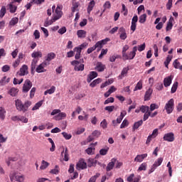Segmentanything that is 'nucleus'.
<instances>
[{"mask_svg":"<svg viewBox=\"0 0 182 182\" xmlns=\"http://www.w3.org/2000/svg\"><path fill=\"white\" fill-rule=\"evenodd\" d=\"M62 9H63V6L62 5H58L57 7L55 5L52 6L53 16L51 18H47L44 21V26L46 28H48V26H50V25H52V23L62 18V15H63Z\"/></svg>","mask_w":182,"mask_h":182,"instance_id":"obj_1","label":"nucleus"},{"mask_svg":"<svg viewBox=\"0 0 182 182\" xmlns=\"http://www.w3.org/2000/svg\"><path fill=\"white\" fill-rule=\"evenodd\" d=\"M15 106L18 112H22L23 113H25L26 112H28L29 107L32 106V102L26 101L23 104V102H22L21 100H16Z\"/></svg>","mask_w":182,"mask_h":182,"instance_id":"obj_2","label":"nucleus"},{"mask_svg":"<svg viewBox=\"0 0 182 182\" xmlns=\"http://www.w3.org/2000/svg\"><path fill=\"white\" fill-rule=\"evenodd\" d=\"M11 181L23 182L25 181V176L16 172H11L9 175Z\"/></svg>","mask_w":182,"mask_h":182,"instance_id":"obj_3","label":"nucleus"},{"mask_svg":"<svg viewBox=\"0 0 182 182\" xmlns=\"http://www.w3.org/2000/svg\"><path fill=\"white\" fill-rule=\"evenodd\" d=\"M80 62L83 63V60H73L71 62V65L74 66V70L77 72H83L85 70V65L80 63Z\"/></svg>","mask_w":182,"mask_h":182,"instance_id":"obj_4","label":"nucleus"},{"mask_svg":"<svg viewBox=\"0 0 182 182\" xmlns=\"http://www.w3.org/2000/svg\"><path fill=\"white\" fill-rule=\"evenodd\" d=\"M136 52H137V46H134L132 48V51L129 52L128 54H124L122 58L124 59V60H132V59H134V56H136Z\"/></svg>","mask_w":182,"mask_h":182,"instance_id":"obj_5","label":"nucleus"},{"mask_svg":"<svg viewBox=\"0 0 182 182\" xmlns=\"http://www.w3.org/2000/svg\"><path fill=\"white\" fill-rule=\"evenodd\" d=\"M164 109L166 110L168 114L173 113V111L174 110V100H169L168 103L166 104Z\"/></svg>","mask_w":182,"mask_h":182,"instance_id":"obj_6","label":"nucleus"},{"mask_svg":"<svg viewBox=\"0 0 182 182\" xmlns=\"http://www.w3.org/2000/svg\"><path fill=\"white\" fill-rule=\"evenodd\" d=\"M48 65H50V63L46 61L43 62L38 66H37L36 72H37V73H43L46 72V69H45V68H46Z\"/></svg>","mask_w":182,"mask_h":182,"instance_id":"obj_7","label":"nucleus"},{"mask_svg":"<svg viewBox=\"0 0 182 182\" xmlns=\"http://www.w3.org/2000/svg\"><path fill=\"white\" fill-rule=\"evenodd\" d=\"M161 163H163V158H159L155 161L154 164L151 166V169L149 171V174H151L159 166H161Z\"/></svg>","mask_w":182,"mask_h":182,"instance_id":"obj_8","label":"nucleus"},{"mask_svg":"<svg viewBox=\"0 0 182 182\" xmlns=\"http://www.w3.org/2000/svg\"><path fill=\"white\" fill-rule=\"evenodd\" d=\"M31 87L32 82H31L29 80H26L23 85V92L24 93H28V90H31Z\"/></svg>","mask_w":182,"mask_h":182,"instance_id":"obj_9","label":"nucleus"},{"mask_svg":"<svg viewBox=\"0 0 182 182\" xmlns=\"http://www.w3.org/2000/svg\"><path fill=\"white\" fill-rule=\"evenodd\" d=\"M77 170H85L87 168V164L85 162V159H80L76 165Z\"/></svg>","mask_w":182,"mask_h":182,"instance_id":"obj_10","label":"nucleus"},{"mask_svg":"<svg viewBox=\"0 0 182 182\" xmlns=\"http://www.w3.org/2000/svg\"><path fill=\"white\" fill-rule=\"evenodd\" d=\"M109 41H110V38H107L104 40L97 42L94 46V47H95V49L97 48H99L100 49H102V48H103V45H106L107 42H109Z\"/></svg>","mask_w":182,"mask_h":182,"instance_id":"obj_11","label":"nucleus"},{"mask_svg":"<svg viewBox=\"0 0 182 182\" xmlns=\"http://www.w3.org/2000/svg\"><path fill=\"white\" fill-rule=\"evenodd\" d=\"M17 75H18V76H25V75H28V65H22L20 70L17 72Z\"/></svg>","mask_w":182,"mask_h":182,"instance_id":"obj_12","label":"nucleus"},{"mask_svg":"<svg viewBox=\"0 0 182 182\" xmlns=\"http://www.w3.org/2000/svg\"><path fill=\"white\" fill-rule=\"evenodd\" d=\"M141 177L140 176H137L136 177H134V173H132L129 175V176L127 177V181L128 182H140Z\"/></svg>","mask_w":182,"mask_h":182,"instance_id":"obj_13","label":"nucleus"},{"mask_svg":"<svg viewBox=\"0 0 182 182\" xmlns=\"http://www.w3.org/2000/svg\"><path fill=\"white\" fill-rule=\"evenodd\" d=\"M164 140L165 141H169V142L173 141L174 140V134L173 132L165 134L164 136Z\"/></svg>","mask_w":182,"mask_h":182,"instance_id":"obj_14","label":"nucleus"},{"mask_svg":"<svg viewBox=\"0 0 182 182\" xmlns=\"http://www.w3.org/2000/svg\"><path fill=\"white\" fill-rule=\"evenodd\" d=\"M173 77H174L173 75L165 77L164 80V86H165V87H168V86L171 85V82H173Z\"/></svg>","mask_w":182,"mask_h":182,"instance_id":"obj_15","label":"nucleus"},{"mask_svg":"<svg viewBox=\"0 0 182 182\" xmlns=\"http://www.w3.org/2000/svg\"><path fill=\"white\" fill-rule=\"evenodd\" d=\"M119 33L120 34V39H122V41L126 40V38H127V34L126 33V30L124 29V28L120 27L119 29Z\"/></svg>","mask_w":182,"mask_h":182,"instance_id":"obj_16","label":"nucleus"},{"mask_svg":"<svg viewBox=\"0 0 182 182\" xmlns=\"http://www.w3.org/2000/svg\"><path fill=\"white\" fill-rule=\"evenodd\" d=\"M95 77H97V73H96V71H92L88 75L87 82L88 83H90L93 80V79H95Z\"/></svg>","mask_w":182,"mask_h":182,"instance_id":"obj_17","label":"nucleus"},{"mask_svg":"<svg viewBox=\"0 0 182 182\" xmlns=\"http://www.w3.org/2000/svg\"><path fill=\"white\" fill-rule=\"evenodd\" d=\"M146 157H147V154L137 155L134 158V161H136V163H141V161H143V160H144Z\"/></svg>","mask_w":182,"mask_h":182,"instance_id":"obj_18","label":"nucleus"},{"mask_svg":"<svg viewBox=\"0 0 182 182\" xmlns=\"http://www.w3.org/2000/svg\"><path fill=\"white\" fill-rule=\"evenodd\" d=\"M105 69L106 65L100 62L97 63L95 66V70H97V72H103Z\"/></svg>","mask_w":182,"mask_h":182,"instance_id":"obj_19","label":"nucleus"},{"mask_svg":"<svg viewBox=\"0 0 182 182\" xmlns=\"http://www.w3.org/2000/svg\"><path fill=\"white\" fill-rule=\"evenodd\" d=\"M129 67L124 68L121 72V74L118 76L119 79H123V77H126V76H127V73H129Z\"/></svg>","mask_w":182,"mask_h":182,"instance_id":"obj_20","label":"nucleus"},{"mask_svg":"<svg viewBox=\"0 0 182 182\" xmlns=\"http://www.w3.org/2000/svg\"><path fill=\"white\" fill-rule=\"evenodd\" d=\"M61 156L63 157L64 161H69V151H68V148L63 149L61 152Z\"/></svg>","mask_w":182,"mask_h":182,"instance_id":"obj_21","label":"nucleus"},{"mask_svg":"<svg viewBox=\"0 0 182 182\" xmlns=\"http://www.w3.org/2000/svg\"><path fill=\"white\" fill-rule=\"evenodd\" d=\"M174 22V18L173 16H171L166 26V31L168 32V31H171L173 29V23Z\"/></svg>","mask_w":182,"mask_h":182,"instance_id":"obj_22","label":"nucleus"},{"mask_svg":"<svg viewBox=\"0 0 182 182\" xmlns=\"http://www.w3.org/2000/svg\"><path fill=\"white\" fill-rule=\"evenodd\" d=\"M117 159H112L111 161L108 164L106 170L107 171H110V170H113V167H114V164L116 163Z\"/></svg>","mask_w":182,"mask_h":182,"instance_id":"obj_23","label":"nucleus"},{"mask_svg":"<svg viewBox=\"0 0 182 182\" xmlns=\"http://www.w3.org/2000/svg\"><path fill=\"white\" fill-rule=\"evenodd\" d=\"M18 92L19 90H18V88L16 87H12L8 92L9 95H10V96H12V97H15V96H16V95H18Z\"/></svg>","mask_w":182,"mask_h":182,"instance_id":"obj_24","label":"nucleus"},{"mask_svg":"<svg viewBox=\"0 0 182 182\" xmlns=\"http://www.w3.org/2000/svg\"><path fill=\"white\" fill-rule=\"evenodd\" d=\"M95 4H96V3L95 2V0H92L89 3L87 9V14H89V15L92 12V11H93V8H95Z\"/></svg>","mask_w":182,"mask_h":182,"instance_id":"obj_25","label":"nucleus"},{"mask_svg":"<svg viewBox=\"0 0 182 182\" xmlns=\"http://www.w3.org/2000/svg\"><path fill=\"white\" fill-rule=\"evenodd\" d=\"M54 58H56V54H55V53H50L47 54L45 62H48V63H49L50 60H53Z\"/></svg>","mask_w":182,"mask_h":182,"instance_id":"obj_26","label":"nucleus"},{"mask_svg":"<svg viewBox=\"0 0 182 182\" xmlns=\"http://www.w3.org/2000/svg\"><path fill=\"white\" fill-rule=\"evenodd\" d=\"M9 9L11 14H15L16 12V9H18V6L14 5V2H11L9 4Z\"/></svg>","mask_w":182,"mask_h":182,"instance_id":"obj_27","label":"nucleus"},{"mask_svg":"<svg viewBox=\"0 0 182 182\" xmlns=\"http://www.w3.org/2000/svg\"><path fill=\"white\" fill-rule=\"evenodd\" d=\"M65 117H66V113L65 112H59L58 115H55L53 119L54 120H62V119H65Z\"/></svg>","mask_w":182,"mask_h":182,"instance_id":"obj_28","label":"nucleus"},{"mask_svg":"<svg viewBox=\"0 0 182 182\" xmlns=\"http://www.w3.org/2000/svg\"><path fill=\"white\" fill-rule=\"evenodd\" d=\"M77 38H80V39H83V38H86V31L78 30L77 31Z\"/></svg>","mask_w":182,"mask_h":182,"instance_id":"obj_29","label":"nucleus"},{"mask_svg":"<svg viewBox=\"0 0 182 182\" xmlns=\"http://www.w3.org/2000/svg\"><path fill=\"white\" fill-rule=\"evenodd\" d=\"M6 116V110L5 108L0 107V119L1 120H5Z\"/></svg>","mask_w":182,"mask_h":182,"instance_id":"obj_30","label":"nucleus"},{"mask_svg":"<svg viewBox=\"0 0 182 182\" xmlns=\"http://www.w3.org/2000/svg\"><path fill=\"white\" fill-rule=\"evenodd\" d=\"M74 52H76L75 58V59H80V55L82 53V50L77 47L74 48L73 49Z\"/></svg>","mask_w":182,"mask_h":182,"instance_id":"obj_31","label":"nucleus"},{"mask_svg":"<svg viewBox=\"0 0 182 182\" xmlns=\"http://www.w3.org/2000/svg\"><path fill=\"white\" fill-rule=\"evenodd\" d=\"M11 80V78L6 77V76H4L1 80H0V85L1 86H5L7 83H9Z\"/></svg>","mask_w":182,"mask_h":182,"instance_id":"obj_32","label":"nucleus"},{"mask_svg":"<svg viewBox=\"0 0 182 182\" xmlns=\"http://www.w3.org/2000/svg\"><path fill=\"white\" fill-rule=\"evenodd\" d=\"M141 89H143V81L139 80L135 86L134 92H136V90H141Z\"/></svg>","mask_w":182,"mask_h":182,"instance_id":"obj_33","label":"nucleus"},{"mask_svg":"<svg viewBox=\"0 0 182 182\" xmlns=\"http://www.w3.org/2000/svg\"><path fill=\"white\" fill-rule=\"evenodd\" d=\"M151 93H153V90H151V89H149L146 92L145 96H144V100L145 101L150 100V96H151Z\"/></svg>","mask_w":182,"mask_h":182,"instance_id":"obj_34","label":"nucleus"},{"mask_svg":"<svg viewBox=\"0 0 182 182\" xmlns=\"http://www.w3.org/2000/svg\"><path fill=\"white\" fill-rule=\"evenodd\" d=\"M99 83H102V79L97 78L96 80H94L90 84V87H95L97 85H99Z\"/></svg>","mask_w":182,"mask_h":182,"instance_id":"obj_35","label":"nucleus"},{"mask_svg":"<svg viewBox=\"0 0 182 182\" xmlns=\"http://www.w3.org/2000/svg\"><path fill=\"white\" fill-rule=\"evenodd\" d=\"M31 58L36 59V58H42V52L41 51H34L31 54Z\"/></svg>","mask_w":182,"mask_h":182,"instance_id":"obj_36","label":"nucleus"},{"mask_svg":"<svg viewBox=\"0 0 182 182\" xmlns=\"http://www.w3.org/2000/svg\"><path fill=\"white\" fill-rule=\"evenodd\" d=\"M18 22H19V18H18V17H14L10 21L9 26H15V25H16V23H18Z\"/></svg>","mask_w":182,"mask_h":182,"instance_id":"obj_37","label":"nucleus"},{"mask_svg":"<svg viewBox=\"0 0 182 182\" xmlns=\"http://www.w3.org/2000/svg\"><path fill=\"white\" fill-rule=\"evenodd\" d=\"M55 90H56V87L52 86L50 89L47 90L44 92V95L46 96V95H53V93H55Z\"/></svg>","mask_w":182,"mask_h":182,"instance_id":"obj_38","label":"nucleus"},{"mask_svg":"<svg viewBox=\"0 0 182 182\" xmlns=\"http://www.w3.org/2000/svg\"><path fill=\"white\" fill-rule=\"evenodd\" d=\"M79 5H80L79 4V2H75V3H73V7H72V12L74 14V12H78L79 11Z\"/></svg>","mask_w":182,"mask_h":182,"instance_id":"obj_39","label":"nucleus"},{"mask_svg":"<svg viewBox=\"0 0 182 182\" xmlns=\"http://www.w3.org/2000/svg\"><path fill=\"white\" fill-rule=\"evenodd\" d=\"M147 19V14H144L139 16V23H144Z\"/></svg>","mask_w":182,"mask_h":182,"instance_id":"obj_40","label":"nucleus"},{"mask_svg":"<svg viewBox=\"0 0 182 182\" xmlns=\"http://www.w3.org/2000/svg\"><path fill=\"white\" fill-rule=\"evenodd\" d=\"M48 167H49V164L48 161L43 160L41 161V166H40L41 170H46V168H48Z\"/></svg>","mask_w":182,"mask_h":182,"instance_id":"obj_41","label":"nucleus"},{"mask_svg":"<svg viewBox=\"0 0 182 182\" xmlns=\"http://www.w3.org/2000/svg\"><path fill=\"white\" fill-rule=\"evenodd\" d=\"M85 153L89 155L95 154V146H90L85 150Z\"/></svg>","mask_w":182,"mask_h":182,"instance_id":"obj_42","label":"nucleus"},{"mask_svg":"<svg viewBox=\"0 0 182 182\" xmlns=\"http://www.w3.org/2000/svg\"><path fill=\"white\" fill-rule=\"evenodd\" d=\"M140 110L142 113H148V112H150V107L149 106L142 105L140 107Z\"/></svg>","mask_w":182,"mask_h":182,"instance_id":"obj_43","label":"nucleus"},{"mask_svg":"<svg viewBox=\"0 0 182 182\" xmlns=\"http://www.w3.org/2000/svg\"><path fill=\"white\" fill-rule=\"evenodd\" d=\"M147 169V164L142 163L138 168V171H146Z\"/></svg>","mask_w":182,"mask_h":182,"instance_id":"obj_44","label":"nucleus"},{"mask_svg":"<svg viewBox=\"0 0 182 182\" xmlns=\"http://www.w3.org/2000/svg\"><path fill=\"white\" fill-rule=\"evenodd\" d=\"M143 124V121L142 119L135 122L134 124V126H133V130H136V129H138L140 126H141Z\"/></svg>","mask_w":182,"mask_h":182,"instance_id":"obj_45","label":"nucleus"},{"mask_svg":"<svg viewBox=\"0 0 182 182\" xmlns=\"http://www.w3.org/2000/svg\"><path fill=\"white\" fill-rule=\"evenodd\" d=\"M42 105H43V101H39L38 102H37L35 106L32 108V110H38L39 109V108L42 106Z\"/></svg>","mask_w":182,"mask_h":182,"instance_id":"obj_46","label":"nucleus"},{"mask_svg":"<svg viewBox=\"0 0 182 182\" xmlns=\"http://www.w3.org/2000/svg\"><path fill=\"white\" fill-rule=\"evenodd\" d=\"M107 151H109V147L106 146L105 148L100 150V154L101 156H106L107 154Z\"/></svg>","mask_w":182,"mask_h":182,"instance_id":"obj_47","label":"nucleus"},{"mask_svg":"<svg viewBox=\"0 0 182 182\" xmlns=\"http://www.w3.org/2000/svg\"><path fill=\"white\" fill-rule=\"evenodd\" d=\"M173 59V57L171 55H168L165 62H164V65L166 66V68H168V64L170 63V62H171V60Z\"/></svg>","mask_w":182,"mask_h":182,"instance_id":"obj_48","label":"nucleus"},{"mask_svg":"<svg viewBox=\"0 0 182 182\" xmlns=\"http://www.w3.org/2000/svg\"><path fill=\"white\" fill-rule=\"evenodd\" d=\"M100 177V173H96L95 176H92L88 182H96V180Z\"/></svg>","mask_w":182,"mask_h":182,"instance_id":"obj_49","label":"nucleus"},{"mask_svg":"<svg viewBox=\"0 0 182 182\" xmlns=\"http://www.w3.org/2000/svg\"><path fill=\"white\" fill-rule=\"evenodd\" d=\"M5 14H6V7L3 6L0 10V18H4V16H5Z\"/></svg>","mask_w":182,"mask_h":182,"instance_id":"obj_50","label":"nucleus"},{"mask_svg":"<svg viewBox=\"0 0 182 182\" xmlns=\"http://www.w3.org/2000/svg\"><path fill=\"white\" fill-rule=\"evenodd\" d=\"M50 173L51 174L58 175V173H59V166L55 165V168L51 169V170L50 171Z\"/></svg>","mask_w":182,"mask_h":182,"instance_id":"obj_51","label":"nucleus"},{"mask_svg":"<svg viewBox=\"0 0 182 182\" xmlns=\"http://www.w3.org/2000/svg\"><path fill=\"white\" fill-rule=\"evenodd\" d=\"M17 159L16 157H9L6 161V163L8 166H11V163H12V161H16Z\"/></svg>","mask_w":182,"mask_h":182,"instance_id":"obj_52","label":"nucleus"},{"mask_svg":"<svg viewBox=\"0 0 182 182\" xmlns=\"http://www.w3.org/2000/svg\"><path fill=\"white\" fill-rule=\"evenodd\" d=\"M177 87H178V82H176L172 85L171 90V93H176V92L177 91Z\"/></svg>","mask_w":182,"mask_h":182,"instance_id":"obj_53","label":"nucleus"},{"mask_svg":"<svg viewBox=\"0 0 182 182\" xmlns=\"http://www.w3.org/2000/svg\"><path fill=\"white\" fill-rule=\"evenodd\" d=\"M36 63H38V59L33 58L31 62V70L36 69Z\"/></svg>","mask_w":182,"mask_h":182,"instance_id":"obj_54","label":"nucleus"},{"mask_svg":"<svg viewBox=\"0 0 182 182\" xmlns=\"http://www.w3.org/2000/svg\"><path fill=\"white\" fill-rule=\"evenodd\" d=\"M62 135L65 140H70L72 139V134H68V132H62Z\"/></svg>","mask_w":182,"mask_h":182,"instance_id":"obj_55","label":"nucleus"},{"mask_svg":"<svg viewBox=\"0 0 182 182\" xmlns=\"http://www.w3.org/2000/svg\"><path fill=\"white\" fill-rule=\"evenodd\" d=\"M129 126V121L127 119H124L122 123L120 125V129H124V127H127Z\"/></svg>","mask_w":182,"mask_h":182,"instance_id":"obj_56","label":"nucleus"},{"mask_svg":"<svg viewBox=\"0 0 182 182\" xmlns=\"http://www.w3.org/2000/svg\"><path fill=\"white\" fill-rule=\"evenodd\" d=\"M158 135H159V129H155L152 132V134L151 135H149V136H151V137H152V139H154V138L157 137Z\"/></svg>","mask_w":182,"mask_h":182,"instance_id":"obj_57","label":"nucleus"},{"mask_svg":"<svg viewBox=\"0 0 182 182\" xmlns=\"http://www.w3.org/2000/svg\"><path fill=\"white\" fill-rule=\"evenodd\" d=\"M100 126L102 129H107V121H106V119H103L100 123Z\"/></svg>","mask_w":182,"mask_h":182,"instance_id":"obj_58","label":"nucleus"},{"mask_svg":"<svg viewBox=\"0 0 182 182\" xmlns=\"http://www.w3.org/2000/svg\"><path fill=\"white\" fill-rule=\"evenodd\" d=\"M149 109L151 112H154L156 109H159V105H157V104H151Z\"/></svg>","mask_w":182,"mask_h":182,"instance_id":"obj_59","label":"nucleus"},{"mask_svg":"<svg viewBox=\"0 0 182 182\" xmlns=\"http://www.w3.org/2000/svg\"><path fill=\"white\" fill-rule=\"evenodd\" d=\"M105 110H107L109 113H112L114 110V106H107L105 108Z\"/></svg>","mask_w":182,"mask_h":182,"instance_id":"obj_60","label":"nucleus"},{"mask_svg":"<svg viewBox=\"0 0 182 182\" xmlns=\"http://www.w3.org/2000/svg\"><path fill=\"white\" fill-rule=\"evenodd\" d=\"M144 49H146V43H144L143 44L138 46L139 52H143Z\"/></svg>","mask_w":182,"mask_h":182,"instance_id":"obj_61","label":"nucleus"},{"mask_svg":"<svg viewBox=\"0 0 182 182\" xmlns=\"http://www.w3.org/2000/svg\"><path fill=\"white\" fill-rule=\"evenodd\" d=\"M33 36L35 39H39L41 38V33L38 30H36L33 33Z\"/></svg>","mask_w":182,"mask_h":182,"instance_id":"obj_62","label":"nucleus"},{"mask_svg":"<svg viewBox=\"0 0 182 182\" xmlns=\"http://www.w3.org/2000/svg\"><path fill=\"white\" fill-rule=\"evenodd\" d=\"M66 31H68L66 27L63 26L58 30V33H60V35H63V33H66Z\"/></svg>","mask_w":182,"mask_h":182,"instance_id":"obj_63","label":"nucleus"},{"mask_svg":"<svg viewBox=\"0 0 182 182\" xmlns=\"http://www.w3.org/2000/svg\"><path fill=\"white\" fill-rule=\"evenodd\" d=\"M173 68H175V69H178V68H180V62H178V60H175L173 63Z\"/></svg>","mask_w":182,"mask_h":182,"instance_id":"obj_64","label":"nucleus"}]
</instances>
